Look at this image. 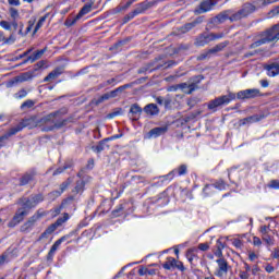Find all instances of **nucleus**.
Masks as SVG:
<instances>
[{"label":"nucleus","instance_id":"22","mask_svg":"<svg viewBox=\"0 0 279 279\" xmlns=\"http://www.w3.org/2000/svg\"><path fill=\"white\" fill-rule=\"evenodd\" d=\"M149 8H151V2H141L133 12L138 16V14H143L146 10H149Z\"/></svg>","mask_w":279,"mask_h":279},{"label":"nucleus","instance_id":"57","mask_svg":"<svg viewBox=\"0 0 279 279\" xmlns=\"http://www.w3.org/2000/svg\"><path fill=\"white\" fill-rule=\"evenodd\" d=\"M135 16H137V14L135 13V11H132L131 13L124 16V23L132 21V19H134Z\"/></svg>","mask_w":279,"mask_h":279},{"label":"nucleus","instance_id":"21","mask_svg":"<svg viewBox=\"0 0 279 279\" xmlns=\"http://www.w3.org/2000/svg\"><path fill=\"white\" fill-rule=\"evenodd\" d=\"M199 23H202V21L195 20L192 23L184 24L183 26H181L179 28V31L181 32V34H186V33L191 32V29H193V27H196L197 25H199Z\"/></svg>","mask_w":279,"mask_h":279},{"label":"nucleus","instance_id":"6","mask_svg":"<svg viewBox=\"0 0 279 279\" xmlns=\"http://www.w3.org/2000/svg\"><path fill=\"white\" fill-rule=\"evenodd\" d=\"M202 77L201 76H196L194 78V82L191 83H181L179 84V90H182V93H184L185 95H191L192 93H195V90H197V88H199V86L197 84H199L202 82Z\"/></svg>","mask_w":279,"mask_h":279},{"label":"nucleus","instance_id":"61","mask_svg":"<svg viewBox=\"0 0 279 279\" xmlns=\"http://www.w3.org/2000/svg\"><path fill=\"white\" fill-rule=\"evenodd\" d=\"M269 230H270L269 226L264 225V226L260 227L259 232H260L263 235H265V234H269Z\"/></svg>","mask_w":279,"mask_h":279},{"label":"nucleus","instance_id":"51","mask_svg":"<svg viewBox=\"0 0 279 279\" xmlns=\"http://www.w3.org/2000/svg\"><path fill=\"white\" fill-rule=\"evenodd\" d=\"M70 168H71V165H65L63 168H58L57 170H54L52 175H60V173H64V171H66V169H70Z\"/></svg>","mask_w":279,"mask_h":279},{"label":"nucleus","instance_id":"27","mask_svg":"<svg viewBox=\"0 0 279 279\" xmlns=\"http://www.w3.org/2000/svg\"><path fill=\"white\" fill-rule=\"evenodd\" d=\"M177 265V260L173 257H167L166 263L162 264L163 269H167L168 271H170V269L175 268Z\"/></svg>","mask_w":279,"mask_h":279},{"label":"nucleus","instance_id":"37","mask_svg":"<svg viewBox=\"0 0 279 279\" xmlns=\"http://www.w3.org/2000/svg\"><path fill=\"white\" fill-rule=\"evenodd\" d=\"M108 99H111L110 94L106 93L102 96H100L98 99L95 100L96 106H99V104H104V101H108Z\"/></svg>","mask_w":279,"mask_h":279},{"label":"nucleus","instance_id":"20","mask_svg":"<svg viewBox=\"0 0 279 279\" xmlns=\"http://www.w3.org/2000/svg\"><path fill=\"white\" fill-rule=\"evenodd\" d=\"M93 5H95V0H90L88 3H86L76 15V19L80 20L82 16H86V14L90 13Z\"/></svg>","mask_w":279,"mask_h":279},{"label":"nucleus","instance_id":"4","mask_svg":"<svg viewBox=\"0 0 279 279\" xmlns=\"http://www.w3.org/2000/svg\"><path fill=\"white\" fill-rule=\"evenodd\" d=\"M255 10H256V7L254 4L245 3L242 7V9H240L235 13H232V11H230L229 21H231V23H234L236 21H241L242 19H246V16H250V14L255 12Z\"/></svg>","mask_w":279,"mask_h":279},{"label":"nucleus","instance_id":"5","mask_svg":"<svg viewBox=\"0 0 279 279\" xmlns=\"http://www.w3.org/2000/svg\"><path fill=\"white\" fill-rule=\"evenodd\" d=\"M217 267L214 271V276L216 278H226L228 276V271H230V264H228V259L226 258H218L216 259Z\"/></svg>","mask_w":279,"mask_h":279},{"label":"nucleus","instance_id":"42","mask_svg":"<svg viewBox=\"0 0 279 279\" xmlns=\"http://www.w3.org/2000/svg\"><path fill=\"white\" fill-rule=\"evenodd\" d=\"M260 45H267V40H265L263 37L262 39L251 44L250 49H256V47H260Z\"/></svg>","mask_w":279,"mask_h":279},{"label":"nucleus","instance_id":"38","mask_svg":"<svg viewBox=\"0 0 279 279\" xmlns=\"http://www.w3.org/2000/svg\"><path fill=\"white\" fill-rule=\"evenodd\" d=\"M132 5V2H126L124 5H119L116 8V14H119L120 12H125V10H129Z\"/></svg>","mask_w":279,"mask_h":279},{"label":"nucleus","instance_id":"39","mask_svg":"<svg viewBox=\"0 0 279 279\" xmlns=\"http://www.w3.org/2000/svg\"><path fill=\"white\" fill-rule=\"evenodd\" d=\"M34 106H36V101L28 99L21 105V110H25V108H34Z\"/></svg>","mask_w":279,"mask_h":279},{"label":"nucleus","instance_id":"63","mask_svg":"<svg viewBox=\"0 0 279 279\" xmlns=\"http://www.w3.org/2000/svg\"><path fill=\"white\" fill-rule=\"evenodd\" d=\"M15 40L16 39L11 35L9 38L4 37L3 44L4 45H12V44H14Z\"/></svg>","mask_w":279,"mask_h":279},{"label":"nucleus","instance_id":"23","mask_svg":"<svg viewBox=\"0 0 279 279\" xmlns=\"http://www.w3.org/2000/svg\"><path fill=\"white\" fill-rule=\"evenodd\" d=\"M144 112H146V114H150V117H155V114L160 112V109H158L156 104H149L144 108Z\"/></svg>","mask_w":279,"mask_h":279},{"label":"nucleus","instance_id":"7","mask_svg":"<svg viewBox=\"0 0 279 279\" xmlns=\"http://www.w3.org/2000/svg\"><path fill=\"white\" fill-rule=\"evenodd\" d=\"M29 214L27 210L22 209L21 207L16 210L15 215L13 216L12 220L9 221V228H16L25 217H27Z\"/></svg>","mask_w":279,"mask_h":279},{"label":"nucleus","instance_id":"33","mask_svg":"<svg viewBox=\"0 0 279 279\" xmlns=\"http://www.w3.org/2000/svg\"><path fill=\"white\" fill-rule=\"evenodd\" d=\"M64 241H66V236H62L59 240H57L51 246L50 251H52L56 254V252H58V248L60 247V245H62V243H64Z\"/></svg>","mask_w":279,"mask_h":279},{"label":"nucleus","instance_id":"12","mask_svg":"<svg viewBox=\"0 0 279 279\" xmlns=\"http://www.w3.org/2000/svg\"><path fill=\"white\" fill-rule=\"evenodd\" d=\"M189 171V168L186 167V165H181L179 166L177 169L172 170L171 172H169L168 174L163 175L165 180H172L177 173V175H186Z\"/></svg>","mask_w":279,"mask_h":279},{"label":"nucleus","instance_id":"2","mask_svg":"<svg viewBox=\"0 0 279 279\" xmlns=\"http://www.w3.org/2000/svg\"><path fill=\"white\" fill-rule=\"evenodd\" d=\"M60 114H63L61 110L53 111L39 120L36 118H31L34 119V121L31 122V128H43V132H53V130H56V126L53 125L57 124L56 118H58Z\"/></svg>","mask_w":279,"mask_h":279},{"label":"nucleus","instance_id":"26","mask_svg":"<svg viewBox=\"0 0 279 279\" xmlns=\"http://www.w3.org/2000/svg\"><path fill=\"white\" fill-rule=\"evenodd\" d=\"M228 45H230L229 41H222L216 45L214 48L209 49V53H219V51H223Z\"/></svg>","mask_w":279,"mask_h":279},{"label":"nucleus","instance_id":"30","mask_svg":"<svg viewBox=\"0 0 279 279\" xmlns=\"http://www.w3.org/2000/svg\"><path fill=\"white\" fill-rule=\"evenodd\" d=\"M218 23H223L225 21H230V10L223 11L222 13L218 14L216 17Z\"/></svg>","mask_w":279,"mask_h":279},{"label":"nucleus","instance_id":"28","mask_svg":"<svg viewBox=\"0 0 279 279\" xmlns=\"http://www.w3.org/2000/svg\"><path fill=\"white\" fill-rule=\"evenodd\" d=\"M69 184H70L69 182H63V183L60 185V192H59V191L51 192V193L49 194V196H50V197H53V196L60 197V195H62V193L65 192L66 189H69Z\"/></svg>","mask_w":279,"mask_h":279},{"label":"nucleus","instance_id":"31","mask_svg":"<svg viewBox=\"0 0 279 279\" xmlns=\"http://www.w3.org/2000/svg\"><path fill=\"white\" fill-rule=\"evenodd\" d=\"M106 143H108V138L99 142L98 145L93 147V150L96 151V154H101V151L106 149Z\"/></svg>","mask_w":279,"mask_h":279},{"label":"nucleus","instance_id":"50","mask_svg":"<svg viewBox=\"0 0 279 279\" xmlns=\"http://www.w3.org/2000/svg\"><path fill=\"white\" fill-rule=\"evenodd\" d=\"M210 36V40L213 43V40H221V38H223V33H218V34H215V33H210L209 34Z\"/></svg>","mask_w":279,"mask_h":279},{"label":"nucleus","instance_id":"16","mask_svg":"<svg viewBox=\"0 0 279 279\" xmlns=\"http://www.w3.org/2000/svg\"><path fill=\"white\" fill-rule=\"evenodd\" d=\"M36 178V170H29L28 172L24 173L23 177L20 179V186H26L28 182H34Z\"/></svg>","mask_w":279,"mask_h":279},{"label":"nucleus","instance_id":"15","mask_svg":"<svg viewBox=\"0 0 279 279\" xmlns=\"http://www.w3.org/2000/svg\"><path fill=\"white\" fill-rule=\"evenodd\" d=\"M169 132V126H158L151 129L148 132V138H158V136H162V134H167Z\"/></svg>","mask_w":279,"mask_h":279},{"label":"nucleus","instance_id":"52","mask_svg":"<svg viewBox=\"0 0 279 279\" xmlns=\"http://www.w3.org/2000/svg\"><path fill=\"white\" fill-rule=\"evenodd\" d=\"M8 141H10V137L4 133V135L0 136V147H5Z\"/></svg>","mask_w":279,"mask_h":279},{"label":"nucleus","instance_id":"34","mask_svg":"<svg viewBox=\"0 0 279 279\" xmlns=\"http://www.w3.org/2000/svg\"><path fill=\"white\" fill-rule=\"evenodd\" d=\"M72 121H73V119H71V118L59 120V121H57V124L53 125V128H56V130H60L61 128H64V125H68Z\"/></svg>","mask_w":279,"mask_h":279},{"label":"nucleus","instance_id":"29","mask_svg":"<svg viewBox=\"0 0 279 279\" xmlns=\"http://www.w3.org/2000/svg\"><path fill=\"white\" fill-rule=\"evenodd\" d=\"M186 258L189 260V263H193V260H195V258H197V247H192L189 248L186 252Z\"/></svg>","mask_w":279,"mask_h":279},{"label":"nucleus","instance_id":"44","mask_svg":"<svg viewBox=\"0 0 279 279\" xmlns=\"http://www.w3.org/2000/svg\"><path fill=\"white\" fill-rule=\"evenodd\" d=\"M124 87H118L111 92H109V97H111V99H114L116 97H119V94L123 90Z\"/></svg>","mask_w":279,"mask_h":279},{"label":"nucleus","instance_id":"32","mask_svg":"<svg viewBox=\"0 0 279 279\" xmlns=\"http://www.w3.org/2000/svg\"><path fill=\"white\" fill-rule=\"evenodd\" d=\"M84 186H86V183L82 180L76 182V185L73 190V193H75V195L80 194V193H84Z\"/></svg>","mask_w":279,"mask_h":279},{"label":"nucleus","instance_id":"17","mask_svg":"<svg viewBox=\"0 0 279 279\" xmlns=\"http://www.w3.org/2000/svg\"><path fill=\"white\" fill-rule=\"evenodd\" d=\"M268 77H277L279 75V63L274 62L265 66Z\"/></svg>","mask_w":279,"mask_h":279},{"label":"nucleus","instance_id":"25","mask_svg":"<svg viewBox=\"0 0 279 279\" xmlns=\"http://www.w3.org/2000/svg\"><path fill=\"white\" fill-rule=\"evenodd\" d=\"M34 78V75L32 74V72H26V73H23L19 76L15 77V82L16 84L19 83H23V82H29V80H33Z\"/></svg>","mask_w":279,"mask_h":279},{"label":"nucleus","instance_id":"59","mask_svg":"<svg viewBox=\"0 0 279 279\" xmlns=\"http://www.w3.org/2000/svg\"><path fill=\"white\" fill-rule=\"evenodd\" d=\"M56 230H58V227L56 223L50 225L47 229H46V233L49 234H53V232H56Z\"/></svg>","mask_w":279,"mask_h":279},{"label":"nucleus","instance_id":"54","mask_svg":"<svg viewBox=\"0 0 279 279\" xmlns=\"http://www.w3.org/2000/svg\"><path fill=\"white\" fill-rule=\"evenodd\" d=\"M173 99L171 98V95H167L165 98H163V106L165 108H169V106H171Z\"/></svg>","mask_w":279,"mask_h":279},{"label":"nucleus","instance_id":"47","mask_svg":"<svg viewBox=\"0 0 279 279\" xmlns=\"http://www.w3.org/2000/svg\"><path fill=\"white\" fill-rule=\"evenodd\" d=\"M9 13L11 19H13V21H16V19H19V10L14 9V8H10L9 9Z\"/></svg>","mask_w":279,"mask_h":279},{"label":"nucleus","instance_id":"40","mask_svg":"<svg viewBox=\"0 0 279 279\" xmlns=\"http://www.w3.org/2000/svg\"><path fill=\"white\" fill-rule=\"evenodd\" d=\"M66 221H69V214H64L63 217L58 218L54 223L57 225V228H60V226L66 223Z\"/></svg>","mask_w":279,"mask_h":279},{"label":"nucleus","instance_id":"18","mask_svg":"<svg viewBox=\"0 0 279 279\" xmlns=\"http://www.w3.org/2000/svg\"><path fill=\"white\" fill-rule=\"evenodd\" d=\"M130 114L132 121H138L141 119V114H143V109L137 104H134L130 108Z\"/></svg>","mask_w":279,"mask_h":279},{"label":"nucleus","instance_id":"35","mask_svg":"<svg viewBox=\"0 0 279 279\" xmlns=\"http://www.w3.org/2000/svg\"><path fill=\"white\" fill-rule=\"evenodd\" d=\"M230 241L235 250H243V241L238 238L231 239Z\"/></svg>","mask_w":279,"mask_h":279},{"label":"nucleus","instance_id":"9","mask_svg":"<svg viewBox=\"0 0 279 279\" xmlns=\"http://www.w3.org/2000/svg\"><path fill=\"white\" fill-rule=\"evenodd\" d=\"M217 5V0H205L201 2L199 7L194 10L195 14H205V12H210L213 8Z\"/></svg>","mask_w":279,"mask_h":279},{"label":"nucleus","instance_id":"58","mask_svg":"<svg viewBox=\"0 0 279 279\" xmlns=\"http://www.w3.org/2000/svg\"><path fill=\"white\" fill-rule=\"evenodd\" d=\"M226 246H220V247H218L217 250H216V252H215V256H217V258H225L223 257V248H225Z\"/></svg>","mask_w":279,"mask_h":279},{"label":"nucleus","instance_id":"1","mask_svg":"<svg viewBox=\"0 0 279 279\" xmlns=\"http://www.w3.org/2000/svg\"><path fill=\"white\" fill-rule=\"evenodd\" d=\"M263 94H260V89L258 88L244 89L236 94L229 92L228 95H222L210 100L207 104V108L208 110H213V112H217L218 108H221V106H228L231 101H234V99H256V97H260Z\"/></svg>","mask_w":279,"mask_h":279},{"label":"nucleus","instance_id":"13","mask_svg":"<svg viewBox=\"0 0 279 279\" xmlns=\"http://www.w3.org/2000/svg\"><path fill=\"white\" fill-rule=\"evenodd\" d=\"M208 43H213V40L210 39V34L202 33L196 37L194 45L195 47H206Z\"/></svg>","mask_w":279,"mask_h":279},{"label":"nucleus","instance_id":"62","mask_svg":"<svg viewBox=\"0 0 279 279\" xmlns=\"http://www.w3.org/2000/svg\"><path fill=\"white\" fill-rule=\"evenodd\" d=\"M269 187L278 190L279 189V180H271L269 183Z\"/></svg>","mask_w":279,"mask_h":279},{"label":"nucleus","instance_id":"48","mask_svg":"<svg viewBox=\"0 0 279 279\" xmlns=\"http://www.w3.org/2000/svg\"><path fill=\"white\" fill-rule=\"evenodd\" d=\"M111 84L114 86L117 84V78H110L104 82L102 84L99 85V88H105V86H110Z\"/></svg>","mask_w":279,"mask_h":279},{"label":"nucleus","instance_id":"55","mask_svg":"<svg viewBox=\"0 0 279 279\" xmlns=\"http://www.w3.org/2000/svg\"><path fill=\"white\" fill-rule=\"evenodd\" d=\"M0 27H2V29H7V32L12 29V25H10L8 21H0Z\"/></svg>","mask_w":279,"mask_h":279},{"label":"nucleus","instance_id":"19","mask_svg":"<svg viewBox=\"0 0 279 279\" xmlns=\"http://www.w3.org/2000/svg\"><path fill=\"white\" fill-rule=\"evenodd\" d=\"M62 73H64V68H56L44 78V82H53V80H58Z\"/></svg>","mask_w":279,"mask_h":279},{"label":"nucleus","instance_id":"24","mask_svg":"<svg viewBox=\"0 0 279 279\" xmlns=\"http://www.w3.org/2000/svg\"><path fill=\"white\" fill-rule=\"evenodd\" d=\"M46 51H47V48H44L41 50L35 51L32 56H28V60H31V64H34L36 60H40L43 56H45Z\"/></svg>","mask_w":279,"mask_h":279},{"label":"nucleus","instance_id":"43","mask_svg":"<svg viewBox=\"0 0 279 279\" xmlns=\"http://www.w3.org/2000/svg\"><path fill=\"white\" fill-rule=\"evenodd\" d=\"M25 97H27V90L25 89H21L14 94L15 99H25Z\"/></svg>","mask_w":279,"mask_h":279},{"label":"nucleus","instance_id":"46","mask_svg":"<svg viewBox=\"0 0 279 279\" xmlns=\"http://www.w3.org/2000/svg\"><path fill=\"white\" fill-rule=\"evenodd\" d=\"M263 241H265L266 245H274V238H271V235H269V233L263 235Z\"/></svg>","mask_w":279,"mask_h":279},{"label":"nucleus","instance_id":"3","mask_svg":"<svg viewBox=\"0 0 279 279\" xmlns=\"http://www.w3.org/2000/svg\"><path fill=\"white\" fill-rule=\"evenodd\" d=\"M43 202H45V196H43V194H35L20 199L22 210H27L28 213L32 208H36V206Z\"/></svg>","mask_w":279,"mask_h":279},{"label":"nucleus","instance_id":"36","mask_svg":"<svg viewBox=\"0 0 279 279\" xmlns=\"http://www.w3.org/2000/svg\"><path fill=\"white\" fill-rule=\"evenodd\" d=\"M45 21H47V15H44L39 19V21L37 22L33 34H36L38 32V29H40V27H43V25L45 24Z\"/></svg>","mask_w":279,"mask_h":279},{"label":"nucleus","instance_id":"8","mask_svg":"<svg viewBox=\"0 0 279 279\" xmlns=\"http://www.w3.org/2000/svg\"><path fill=\"white\" fill-rule=\"evenodd\" d=\"M35 120L33 118L24 120L22 123L17 124L16 126L11 128L5 134L10 138L11 136H14L19 134L23 130V128H27L32 125V122Z\"/></svg>","mask_w":279,"mask_h":279},{"label":"nucleus","instance_id":"45","mask_svg":"<svg viewBox=\"0 0 279 279\" xmlns=\"http://www.w3.org/2000/svg\"><path fill=\"white\" fill-rule=\"evenodd\" d=\"M78 21H80V19H77V15L73 19H68L65 21V26L66 27H73V25H75Z\"/></svg>","mask_w":279,"mask_h":279},{"label":"nucleus","instance_id":"60","mask_svg":"<svg viewBox=\"0 0 279 279\" xmlns=\"http://www.w3.org/2000/svg\"><path fill=\"white\" fill-rule=\"evenodd\" d=\"M253 245H255V247H260L263 245V241L260 240V238L253 236Z\"/></svg>","mask_w":279,"mask_h":279},{"label":"nucleus","instance_id":"64","mask_svg":"<svg viewBox=\"0 0 279 279\" xmlns=\"http://www.w3.org/2000/svg\"><path fill=\"white\" fill-rule=\"evenodd\" d=\"M240 278L241 279H250V274H247V271H240Z\"/></svg>","mask_w":279,"mask_h":279},{"label":"nucleus","instance_id":"49","mask_svg":"<svg viewBox=\"0 0 279 279\" xmlns=\"http://www.w3.org/2000/svg\"><path fill=\"white\" fill-rule=\"evenodd\" d=\"M123 205H118L117 207H116V209L112 211V215L114 216V217H120L121 216V213H123Z\"/></svg>","mask_w":279,"mask_h":279},{"label":"nucleus","instance_id":"10","mask_svg":"<svg viewBox=\"0 0 279 279\" xmlns=\"http://www.w3.org/2000/svg\"><path fill=\"white\" fill-rule=\"evenodd\" d=\"M36 223H38V216H32L26 222L21 226L20 232H24V234H29V232L34 230Z\"/></svg>","mask_w":279,"mask_h":279},{"label":"nucleus","instance_id":"14","mask_svg":"<svg viewBox=\"0 0 279 279\" xmlns=\"http://www.w3.org/2000/svg\"><path fill=\"white\" fill-rule=\"evenodd\" d=\"M263 119H265L264 114H253L241 119L240 125H252V123H258V121H263Z\"/></svg>","mask_w":279,"mask_h":279},{"label":"nucleus","instance_id":"53","mask_svg":"<svg viewBox=\"0 0 279 279\" xmlns=\"http://www.w3.org/2000/svg\"><path fill=\"white\" fill-rule=\"evenodd\" d=\"M210 50H207L205 52H202L198 57L197 60H208V58H210Z\"/></svg>","mask_w":279,"mask_h":279},{"label":"nucleus","instance_id":"56","mask_svg":"<svg viewBox=\"0 0 279 279\" xmlns=\"http://www.w3.org/2000/svg\"><path fill=\"white\" fill-rule=\"evenodd\" d=\"M201 250V252H208L210 250V244L208 243H201L198 244L197 251Z\"/></svg>","mask_w":279,"mask_h":279},{"label":"nucleus","instance_id":"11","mask_svg":"<svg viewBox=\"0 0 279 279\" xmlns=\"http://www.w3.org/2000/svg\"><path fill=\"white\" fill-rule=\"evenodd\" d=\"M279 26L275 25L272 28L265 32L263 39L266 40V43H274L276 40H279Z\"/></svg>","mask_w":279,"mask_h":279},{"label":"nucleus","instance_id":"41","mask_svg":"<svg viewBox=\"0 0 279 279\" xmlns=\"http://www.w3.org/2000/svg\"><path fill=\"white\" fill-rule=\"evenodd\" d=\"M215 189H218V191H225L226 189V182L223 180H218L213 185Z\"/></svg>","mask_w":279,"mask_h":279}]
</instances>
